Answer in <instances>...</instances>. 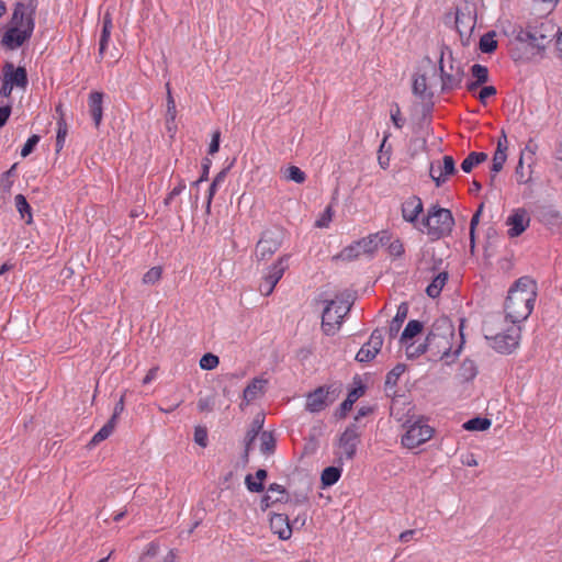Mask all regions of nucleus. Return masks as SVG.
<instances>
[{"label": "nucleus", "mask_w": 562, "mask_h": 562, "mask_svg": "<svg viewBox=\"0 0 562 562\" xmlns=\"http://www.w3.org/2000/svg\"><path fill=\"white\" fill-rule=\"evenodd\" d=\"M186 189V183L183 180H180L178 186H176L171 191L170 193L167 195V198L165 199V205H169L171 203V201L173 200V198L178 196L179 194L182 193V191Z\"/></svg>", "instance_id": "nucleus-59"}, {"label": "nucleus", "mask_w": 562, "mask_h": 562, "mask_svg": "<svg viewBox=\"0 0 562 562\" xmlns=\"http://www.w3.org/2000/svg\"><path fill=\"white\" fill-rule=\"evenodd\" d=\"M484 337L493 349L499 353L508 355L519 345L521 327L513 325L505 331L493 334L487 326H484Z\"/></svg>", "instance_id": "nucleus-7"}, {"label": "nucleus", "mask_w": 562, "mask_h": 562, "mask_svg": "<svg viewBox=\"0 0 562 562\" xmlns=\"http://www.w3.org/2000/svg\"><path fill=\"white\" fill-rule=\"evenodd\" d=\"M270 528L281 540H288L292 536V525L285 514H272L270 517Z\"/></svg>", "instance_id": "nucleus-16"}, {"label": "nucleus", "mask_w": 562, "mask_h": 562, "mask_svg": "<svg viewBox=\"0 0 562 562\" xmlns=\"http://www.w3.org/2000/svg\"><path fill=\"white\" fill-rule=\"evenodd\" d=\"M383 345V334L382 330L376 328L372 331L369 340L367 341V347H370L375 353H379Z\"/></svg>", "instance_id": "nucleus-43"}, {"label": "nucleus", "mask_w": 562, "mask_h": 562, "mask_svg": "<svg viewBox=\"0 0 562 562\" xmlns=\"http://www.w3.org/2000/svg\"><path fill=\"white\" fill-rule=\"evenodd\" d=\"M269 493H278L281 495V497H273L272 494H266L262 496L260 501V508L261 510H267L272 504L277 502H281L283 496L286 494L285 488L282 485H279L277 483H272L268 487Z\"/></svg>", "instance_id": "nucleus-25"}, {"label": "nucleus", "mask_w": 562, "mask_h": 562, "mask_svg": "<svg viewBox=\"0 0 562 562\" xmlns=\"http://www.w3.org/2000/svg\"><path fill=\"white\" fill-rule=\"evenodd\" d=\"M375 353L370 347H367V342L360 348L356 356V360L359 362H370L375 358Z\"/></svg>", "instance_id": "nucleus-51"}, {"label": "nucleus", "mask_w": 562, "mask_h": 562, "mask_svg": "<svg viewBox=\"0 0 562 562\" xmlns=\"http://www.w3.org/2000/svg\"><path fill=\"white\" fill-rule=\"evenodd\" d=\"M285 232L279 226L267 228L256 245V258L267 260L276 254L284 240Z\"/></svg>", "instance_id": "nucleus-8"}, {"label": "nucleus", "mask_w": 562, "mask_h": 562, "mask_svg": "<svg viewBox=\"0 0 562 562\" xmlns=\"http://www.w3.org/2000/svg\"><path fill=\"white\" fill-rule=\"evenodd\" d=\"M285 178L294 181L295 183H303L305 181V173L296 166H291L286 169Z\"/></svg>", "instance_id": "nucleus-47"}, {"label": "nucleus", "mask_w": 562, "mask_h": 562, "mask_svg": "<svg viewBox=\"0 0 562 562\" xmlns=\"http://www.w3.org/2000/svg\"><path fill=\"white\" fill-rule=\"evenodd\" d=\"M36 8H37L36 0H27L26 2H18L15 4V8H14V11L12 14L13 26H20L21 29H25L29 20L34 21Z\"/></svg>", "instance_id": "nucleus-12"}, {"label": "nucleus", "mask_w": 562, "mask_h": 562, "mask_svg": "<svg viewBox=\"0 0 562 562\" xmlns=\"http://www.w3.org/2000/svg\"><path fill=\"white\" fill-rule=\"evenodd\" d=\"M341 475V469L339 467H327L323 470L321 481L323 487H328L338 482Z\"/></svg>", "instance_id": "nucleus-31"}, {"label": "nucleus", "mask_w": 562, "mask_h": 562, "mask_svg": "<svg viewBox=\"0 0 562 562\" xmlns=\"http://www.w3.org/2000/svg\"><path fill=\"white\" fill-rule=\"evenodd\" d=\"M276 288V284L271 282L270 280H265V277H262V282L259 285V291L262 295L268 296L270 295Z\"/></svg>", "instance_id": "nucleus-64"}, {"label": "nucleus", "mask_w": 562, "mask_h": 562, "mask_svg": "<svg viewBox=\"0 0 562 562\" xmlns=\"http://www.w3.org/2000/svg\"><path fill=\"white\" fill-rule=\"evenodd\" d=\"M406 366L404 363H397L385 376V391L392 390L396 386L400 376L405 372Z\"/></svg>", "instance_id": "nucleus-32"}, {"label": "nucleus", "mask_w": 562, "mask_h": 562, "mask_svg": "<svg viewBox=\"0 0 562 562\" xmlns=\"http://www.w3.org/2000/svg\"><path fill=\"white\" fill-rule=\"evenodd\" d=\"M439 70L441 77V91L449 92L454 90L461 86L460 81L453 76V74H449L445 70L443 66V53H441V57L439 60Z\"/></svg>", "instance_id": "nucleus-23"}, {"label": "nucleus", "mask_w": 562, "mask_h": 562, "mask_svg": "<svg viewBox=\"0 0 562 562\" xmlns=\"http://www.w3.org/2000/svg\"><path fill=\"white\" fill-rule=\"evenodd\" d=\"M176 115H177L176 103L172 98V94H171V91L169 88V83H167V113H166L167 125H169L171 122L175 121ZM168 130L169 131L171 130L170 126H168Z\"/></svg>", "instance_id": "nucleus-41"}, {"label": "nucleus", "mask_w": 562, "mask_h": 562, "mask_svg": "<svg viewBox=\"0 0 562 562\" xmlns=\"http://www.w3.org/2000/svg\"><path fill=\"white\" fill-rule=\"evenodd\" d=\"M497 93L496 91V88L494 86H484L482 87V89L480 90L479 92V101L485 105L486 104V99L490 98V97H493Z\"/></svg>", "instance_id": "nucleus-57"}, {"label": "nucleus", "mask_w": 562, "mask_h": 562, "mask_svg": "<svg viewBox=\"0 0 562 562\" xmlns=\"http://www.w3.org/2000/svg\"><path fill=\"white\" fill-rule=\"evenodd\" d=\"M341 392L342 385L340 383L318 386L306 395L305 409L310 413H319L333 404Z\"/></svg>", "instance_id": "nucleus-6"}, {"label": "nucleus", "mask_w": 562, "mask_h": 562, "mask_svg": "<svg viewBox=\"0 0 562 562\" xmlns=\"http://www.w3.org/2000/svg\"><path fill=\"white\" fill-rule=\"evenodd\" d=\"M495 32H487L480 38L479 47L482 53L492 54L497 48Z\"/></svg>", "instance_id": "nucleus-34"}, {"label": "nucleus", "mask_w": 562, "mask_h": 562, "mask_svg": "<svg viewBox=\"0 0 562 562\" xmlns=\"http://www.w3.org/2000/svg\"><path fill=\"white\" fill-rule=\"evenodd\" d=\"M116 423L114 418H110L106 424L92 437L90 445L95 446L105 440L114 430Z\"/></svg>", "instance_id": "nucleus-35"}, {"label": "nucleus", "mask_w": 562, "mask_h": 562, "mask_svg": "<svg viewBox=\"0 0 562 562\" xmlns=\"http://www.w3.org/2000/svg\"><path fill=\"white\" fill-rule=\"evenodd\" d=\"M268 472L265 469H259L256 472V479L258 482L252 480L251 474H247L245 477V484L247 488L252 493H260L265 490L262 481L266 480Z\"/></svg>", "instance_id": "nucleus-28"}, {"label": "nucleus", "mask_w": 562, "mask_h": 562, "mask_svg": "<svg viewBox=\"0 0 562 562\" xmlns=\"http://www.w3.org/2000/svg\"><path fill=\"white\" fill-rule=\"evenodd\" d=\"M360 434L355 424H350L339 438V447L347 460H352L357 452Z\"/></svg>", "instance_id": "nucleus-11"}, {"label": "nucleus", "mask_w": 562, "mask_h": 562, "mask_svg": "<svg viewBox=\"0 0 562 562\" xmlns=\"http://www.w3.org/2000/svg\"><path fill=\"white\" fill-rule=\"evenodd\" d=\"M492 425L491 419L486 417H474L463 424L464 429L470 431H484Z\"/></svg>", "instance_id": "nucleus-33"}, {"label": "nucleus", "mask_w": 562, "mask_h": 562, "mask_svg": "<svg viewBox=\"0 0 562 562\" xmlns=\"http://www.w3.org/2000/svg\"><path fill=\"white\" fill-rule=\"evenodd\" d=\"M360 256V246H358V241L355 244L344 248L341 252L339 254V258L342 260H353Z\"/></svg>", "instance_id": "nucleus-44"}, {"label": "nucleus", "mask_w": 562, "mask_h": 562, "mask_svg": "<svg viewBox=\"0 0 562 562\" xmlns=\"http://www.w3.org/2000/svg\"><path fill=\"white\" fill-rule=\"evenodd\" d=\"M435 164H430L429 176L434 180L437 188H440L449 176L457 173L456 161L452 156H443L442 166H438L439 175L434 176Z\"/></svg>", "instance_id": "nucleus-14"}, {"label": "nucleus", "mask_w": 562, "mask_h": 562, "mask_svg": "<svg viewBox=\"0 0 562 562\" xmlns=\"http://www.w3.org/2000/svg\"><path fill=\"white\" fill-rule=\"evenodd\" d=\"M471 75L481 85L486 83L490 79L487 67L480 64H474L471 67Z\"/></svg>", "instance_id": "nucleus-39"}, {"label": "nucleus", "mask_w": 562, "mask_h": 562, "mask_svg": "<svg viewBox=\"0 0 562 562\" xmlns=\"http://www.w3.org/2000/svg\"><path fill=\"white\" fill-rule=\"evenodd\" d=\"M3 78L18 88L24 89L29 83L26 69L24 67L15 68L10 61H7L3 66Z\"/></svg>", "instance_id": "nucleus-15"}, {"label": "nucleus", "mask_w": 562, "mask_h": 562, "mask_svg": "<svg viewBox=\"0 0 562 562\" xmlns=\"http://www.w3.org/2000/svg\"><path fill=\"white\" fill-rule=\"evenodd\" d=\"M225 178H226V170H222L213 179V181L209 188V193H207V195H210V199H213L214 194L216 193L217 188L224 182Z\"/></svg>", "instance_id": "nucleus-54"}, {"label": "nucleus", "mask_w": 562, "mask_h": 562, "mask_svg": "<svg viewBox=\"0 0 562 562\" xmlns=\"http://www.w3.org/2000/svg\"><path fill=\"white\" fill-rule=\"evenodd\" d=\"M38 142H40V136L38 135L34 134L31 137H29L27 140L25 142L24 146L21 149V156L23 158H25L30 154H32V151L34 150V148L38 144Z\"/></svg>", "instance_id": "nucleus-53"}, {"label": "nucleus", "mask_w": 562, "mask_h": 562, "mask_svg": "<svg viewBox=\"0 0 562 562\" xmlns=\"http://www.w3.org/2000/svg\"><path fill=\"white\" fill-rule=\"evenodd\" d=\"M412 347H413V345L407 346V348H406V352L409 358L419 357L428 351L431 352V346L427 345V339H425V341L423 344H419L417 347L414 348V350L411 351Z\"/></svg>", "instance_id": "nucleus-52"}, {"label": "nucleus", "mask_w": 562, "mask_h": 562, "mask_svg": "<svg viewBox=\"0 0 562 562\" xmlns=\"http://www.w3.org/2000/svg\"><path fill=\"white\" fill-rule=\"evenodd\" d=\"M322 315V329L325 335L333 336L340 328L344 318L350 312L353 297L349 293L336 296L335 300L325 301Z\"/></svg>", "instance_id": "nucleus-4"}, {"label": "nucleus", "mask_w": 562, "mask_h": 562, "mask_svg": "<svg viewBox=\"0 0 562 562\" xmlns=\"http://www.w3.org/2000/svg\"><path fill=\"white\" fill-rule=\"evenodd\" d=\"M289 258L290 255H283L273 265H271L267 272L263 274L265 280H270L273 282V284L277 285V283L284 274V271L288 269Z\"/></svg>", "instance_id": "nucleus-19"}, {"label": "nucleus", "mask_w": 562, "mask_h": 562, "mask_svg": "<svg viewBox=\"0 0 562 562\" xmlns=\"http://www.w3.org/2000/svg\"><path fill=\"white\" fill-rule=\"evenodd\" d=\"M276 449V438L269 431H261L260 435V451L263 454H271Z\"/></svg>", "instance_id": "nucleus-38"}, {"label": "nucleus", "mask_w": 562, "mask_h": 562, "mask_svg": "<svg viewBox=\"0 0 562 562\" xmlns=\"http://www.w3.org/2000/svg\"><path fill=\"white\" fill-rule=\"evenodd\" d=\"M524 155H525V151L521 153L519 161H518V165H517V167L515 169L516 180L520 184L527 183L530 180V175H526L525 173V169H524Z\"/></svg>", "instance_id": "nucleus-49"}, {"label": "nucleus", "mask_w": 562, "mask_h": 562, "mask_svg": "<svg viewBox=\"0 0 562 562\" xmlns=\"http://www.w3.org/2000/svg\"><path fill=\"white\" fill-rule=\"evenodd\" d=\"M162 270L160 267L150 268L143 277V282L145 284H155L161 278Z\"/></svg>", "instance_id": "nucleus-48"}, {"label": "nucleus", "mask_w": 562, "mask_h": 562, "mask_svg": "<svg viewBox=\"0 0 562 562\" xmlns=\"http://www.w3.org/2000/svg\"><path fill=\"white\" fill-rule=\"evenodd\" d=\"M378 237L379 234L370 235L361 240H358V246L362 249L364 254H371L378 248Z\"/></svg>", "instance_id": "nucleus-40"}, {"label": "nucleus", "mask_w": 562, "mask_h": 562, "mask_svg": "<svg viewBox=\"0 0 562 562\" xmlns=\"http://www.w3.org/2000/svg\"><path fill=\"white\" fill-rule=\"evenodd\" d=\"M218 357L210 352L203 355L202 358L200 359V367L203 370H213L218 366Z\"/></svg>", "instance_id": "nucleus-45"}, {"label": "nucleus", "mask_w": 562, "mask_h": 562, "mask_svg": "<svg viewBox=\"0 0 562 562\" xmlns=\"http://www.w3.org/2000/svg\"><path fill=\"white\" fill-rule=\"evenodd\" d=\"M412 90L414 95H416L418 99L425 102V109L429 111L434 105V93L429 90L427 86V79L425 75H420L414 78Z\"/></svg>", "instance_id": "nucleus-18"}, {"label": "nucleus", "mask_w": 562, "mask_h": 562, "mask_svg": "<svg viewBox=\"0 0 562 562\" xmlns=\"http://www.w3.org/2000/svg\"><path fill=\"white\" fill-rule=\"evenodd\" d=\"M560 27L548 19H539L529 22L526 27H520L517 32L516 40L526 44L531 49V54H541L548 45L557 37Z\"/></svg>", "instance_id": "nucleus-3"}, {"label": "nucleus", "mask_w": 562, "mask_h": 562, "mask_svg": "<svg viewBox=\"0 0 562 562\" xmlns=\"http://www.w3.org/2000/svg\"><path fill=\"white\" fill-rule=\"evenodd\" d=\"M407 313H408L407 304L406 303H402L398 306L396 315L391 321L390 326H389V336L391 338L396 337V335L398 334V331H400V329L402 327V324L404 323L405 318L407 317Z\"/></svg>", "instance_id": "nucleus-26"}, {"label": "nucleus", "mask_w": 562, "mask_h": 562, "mask_svg": "<svg viewBox=\"0 0 562 562\" xmlns=\"http://www.w3.org/2000/svg\"><path fill=\"white\" fill-rule=\"evenodd\" d=\"M15 207L20 213L22 218H26V223L30 224L32 222V212L29 202L26 201L23 194H16L14 198Z\"/></svg>", "instance_id": "nucleus-37"}, {"label": "nucleus", "mask_w": 562, "mask_h": 562, "mask_svg": "<svg viewBox=\"0 0 562 562\" xmlns=\"http://www.w3.org/2000/svg\"><path fill=\"white\" fill-rule=\"evenodd\" d=\"M35 26V21L29 20L25 29H21L20 26H12L2 37V44L10 48L15 49L24 44L33 34Z\"/></svg>", "instance_id": "nucleus-10"}, {"label": "nucleus", "mask_w": 562, "mask_h": 562, "mask_svg": "<svg viewBox=\"0 0 562 562\" xmlns=\"http://www.w3.org/2000/svg\"><path fill=\"white\" fill-rule=\"evenodd\" d=\"M529 223L530 216L525 209L514 210L513 214L506 220V224L510 226L508 229L509 237L520 236L527 229Z\"/></svg>", "instance_id": "nucleus-13"}, {"label": "nucleus", "mask_w": 562, "mask_h": 562, "mask_svg": "<svg viewBox=\"0 0 562 562\" xmlns=\"http://www.w3.org/2000/svg\"><path fill=\"white\" fill-rule=\"evenodd\" d=\"M460 372L461 375L469 381L476 376L477 367L473 360L465 359L461 364Z\"/></svg>", "instance_id": "nucleus-42"}, {"label": "nucleus", "mask_w": 562, "mask_h": 562, "mask_svg": "<svg viewBox=\"0 0 562 562\" xmlns=\"http://www.w3.org/2000/svg\"><path fill=\"white\" fill-rule=\"evenodd\" d=\"M102 102H103V93L99 91H93L89 95L88 105L89 113L94 122L95 127H98L102 121Z\"/></svg>", "instance_id": "nucleus-20"}, {"label": "nucleus", "mask_w": 562, "mask_h": 562, "mask_svg": "<svg viewBox=\"0 0 562 562\" xmlns=\"http://www.w3.org/2000/svg\"><path fill=\"white\" fill-rule=\"evenodd\" d=\"M506 159H507L506 153H503L501 149L495 150V153L493 155V162H492L491 171L494 173H498L503 169L504 164L506 162Z\"/></svg>", "instance_id": "nucleus-46"}, {"label": "nucleus", "mask_w": 562, "mask_h": 562, "mask_svg": "<svg viewBox=\"0 0 562 562\" xmlns=\"http://www.w3.org/2000/svg\"><path fill=\"white\" fill-rule=\"evenodd\" d=\"M263 425V417L257 416L252 423L250 428L248 429L246 437H245V443L247 448L251 447V443L255 441L259 432L261 431Z\"/></svg>", "instance_id": "nucleus-36"}, {"label": "nucleus", "mask_w": 562, "mask_h": 562, "mask_svg": "<svg viewBox=\"0 0 562 562\" xmlns=\"http://www.w3.org/2000/svg\"><path fill=\"white\" fill-rule=\"evenodd\" d=\"M461 342L459 347L451 352L452 340L454 338V326L451 319L447 316H440L431 324L429 331L426 336L427 345L431 346V355L440 359H449L453 356V360L460 355L464 344V336L462 333V325L460 326Z\"/></svg>", "instance_id": "nucleus-2"}, {"label": "nucleus", "mask_w": 562, "mask_h": 562, "mask_svg": "<svg viewBox=\"0 0 562 562\" xmlns=\"http://www.w3.org/2000/svg\"><path fill=\"white\" fill-rule=\"evenodd\" d=\"M424 329V324L420 322V321H417V319H412L409 321L402 335H401V342L402 344H406L408 340L413 339L414 337H416L417 335H419Z\"/></svg>", "instance_id": "nucleus-29"}, {"label": "nucleus", "mask_w": 562, "mask_h": 562, "mask_svg": "<svg viewBox=\"0 0 562 562\" xmlns=\"http://www.w3.org/2000/svg\"><path fill=\"white\" fill-rule=\"evenodd\" d=\"M194 441L201 446L206 447L207 445V431L206 428L198 426L194 429Z\"/></svg>", "instance_id": "nucleus-56"}, {"label": "nucleus", "mask_w": 562, "mask_h": 562, "mask_svg": "<svg viewBox=\"0 0 562 562\" xmlns=\"http://www.w3.org/2000/svg\"><path fill=\"white\" fill-rule=\"evenodd\" d=\"M331 215H333L331 207L327 206L326 210L324 211L322 217L316 221L315 225L317 227H327L329 222L331 221Z\"/></svg>", "instance_id": "nucleus-63"}, {"label": "nucleus", "mask_w": 562, "mask_h": 562, "mask_svg": "<svg viewBox=\"0 0 562 562\" xmlns=\"http://www.w3.org/2000/svg\"><path fill=\"white\" fill-rule=\"evenodd\" d=\"M540 222L550 227H557L562 224L561 213L552 206H544L539 211Z\"/></svg>", "instance_id": "nucleus-24"}, {"label": "nucleus", "mask_w": 562, "mask_h": 562, "mask_svg": "<svg viewBox=\"0 0 562 562\" xmlns=\"http://www.w3.org/2000/svg\"><path fill=\"white\" fill-rule=\"evenodd\" d=\"M448 280V273L447 272H440L437 274L431 283L426 288V293L429 297L436 299L440 295L443 285L446 284Z\"/></svg>", "instance_id": "nucleus-30"}, {"label": "nucleus", "mask_w": 562, "mask_h": 562, "mask_svg": "<svg viewBox=\"0 0 562 562\" xmlns=\"http://www.w3.org/2000/svg\"><path fill=\"white\" fill-rule=\"evenodd\" d=\"M387 251L392 257H401L404 254V246L402 241L398 238H396L390 243Z\"/></svg>", "instance_id": "nucleus-55"}, {"label": "nucleus", "mask_w": 562, "mask_h": 562, "mask_svg": "<svg viewBox=\"0 0 562 562\" xmlns=\"http://www.w3.org/2000/svg\"><path fill=\"white\" fill-rule=\"evenodd\" d=\"M537 296L536 282L529 277L519 278L509 289L505 300L506 321L519 325L531 314Z\"/></svg>", "instance_id": "nucleus-1"}, {"label": "nucleus", "mask_w": 562, "mask_h": 562, "mask_svg": "<svg viewBox=\"0 0 562 562\" xmlns=\"http://www.w3.org/2000/svg\"><path fill=\"white\" fill-rule=\"evenodd\" d=\"M220 142H221V132L220 131H215L212 135V139H211V143H210V146H209V154L210 155H214L220 149Z\"/></svg>", "instance_id": "nucleus-62"}, {"label": "nucleus", "mask_w": 562, "mask_h": 562, "mask_svg": "<svg viewBox=\"0 0 562 562\" xmlns=\"http://www.w3.org/2000/svg\"><path fill=\"white\" fill-rule=\"evenodd\" d=\"M424 211L423 201L417 195L409 196L402 204V217L408 223H415L419 214Z\"/></svg>", "instance_id": "nucleus-17"}, {"label": "nucleus", "mask_w": 562, "mask_h": 562, "mask_svg": "<svg viewBox=\"0 0 562 562\" xmlns=\"http://www.w3.org/2000/svg\"><path fill=\"white\" fill-rule=\"evenodd\" d=\"M352 406L353 404L346 398L335 412V416L339 419L345 418L347 414L351 411Z\"/></svg>", "instance_id": "nucleus-60"}, {"label": "nucleus", "mask_w": 562, "mask_h": 562, "mask_svg": "<svg viewBox=\"0 0 562 562\" xmlns=\"http://www.w3.org/2000/svg\"><path fill=\"white\" fill-rule=\"evenodd\" d=\"M423 226L432 240L449 236L454 225V218L450 210L431 205L427 215L423 218Z\"/></svg>", "instance_id": "nucleus-5"}, {"label": "nucleus", "mask_w": 562, "mask_h": 562, "mask_svg": "<svg viewBox=\"0 0 562 562\" xmlns=\"http://www.w3.org/2000/svg\"><path fill=\"white\" fill-rule=\"evenodd\" d=\"M364 392V385L360 384L359 386L353 387L348 392L347 400L355 404V402L358 401V398H360Z\"/></svg>", "instance_id": "nucleus-61"}, {"label": "nucleus", "mask_w": 562, "mask_h": 562, "mask_svg": "<svg viewBox=\"0 0 562 562\" xmlns=\"http://www.w3.org/2000/svg\"><path fill=\"white\" fill-rule=\"evenodd\" d=\"M268 384V380L262 378H255L244 390V400L249 403L258 397V395L265 393V387Z\"/></svg>", "instance_id": "nucleus-21"}, {"label": "nucleus", "mask_w": 562, "mask_h": 562, "mask_svg": "<svg viewBox=\"0 0 562 562\" xmlns=\"http://www.w3.org/2000/svg\"><path fill=\"white\" fill-rule=\"evenodd\" d=\"M484 204H480L476 212L473 214L471 222H470V240H471V248H474V235H475V228L480 222V217L483 211Z\"/></svg>", "instance_id": "nucleus-50"}, {"label": "nucleus", "mask_w": 562, "mask_h": 562, "mask_svg": "<svg viewBox=\"0 0 562 562\" xmlns=\"http://www.w3.org/2000/svg\"><path fill=\"white\" fill-rule=\"evenodd\" d=\"M432 434L434 429L430 426L423 424L422 420H417L407 427L401 441L405 448L413 449L428 441Z\"/></svg>", "instance_id": "nucleus-9"}, {"label": "nucleus", "mask_w": 562, "mask_h": 562, "mask_svg": "<svg viewBox=\"0 0 562 562\" xmlns=\"http://www.w3.org/2000/svg\"><path fill=\"white\" fill-rule=\"evenodd\" d=\"M215 401L212 396L201 397L198 401V408L200 412H211L214 407Z\"/></svg>", "instance_id": "nucleus-58"}, {"label": "nucleus", "mask_w": 562, "mask_h": 562, "mask_svg": "<svg viewBox=\"0 0 562 562\" xmlns=\"http://www.w3.org/2000/svg\"><path fill=\"white\" fill-rule=\"evenodd\" d=\"M474 20L470 14L457 12L456 14V29L460 34L461 40L463 37L469 38L471 32L474 29Z\"/></svg>", "instance_id": "nucleus-22"}, {"label": "nucleus", "mask_w": 562, "mask_h": 562, "mask_svg": "<svg viewBox=\"0 0 562 562\" xmlns=\"http://www.w3.org/2000/svg\"><path fill=\"white\" fill-rule=\"evenodd\" d=\"M113 24L110 13H105L102 21V32L99 43V54L102 56L106 49Z\"/></svg>", "instance_id": "nucleus-27"}]
</instances>
